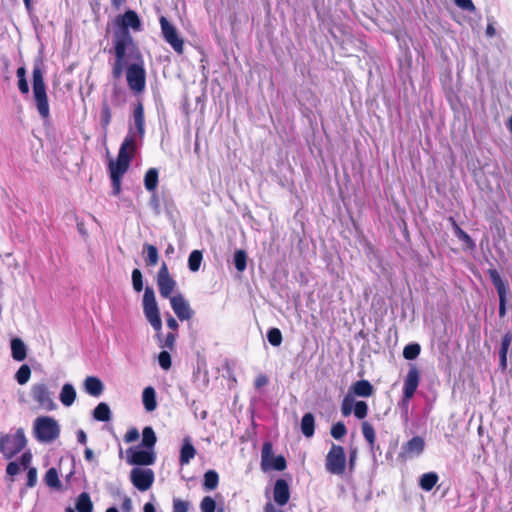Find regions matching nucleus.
Returning <instances> with one entry per match:
<instances>
[{"mask_svg":"<svg viewBox=\"0 0 512 512\" xmlns=\"http://www.w3.org/2000/svg\"><path fill=\"white\" fill-rule=\"evenodd\" d=\"M32 459L31 451H26L21 455V466H23V470L27 471L26 487L28 488L35 487L38 481V471L36 467L32 466Z\"/></svg>","mask_w":512,"mask_h":512,"instance_id":"nucleus-18","label":"nucleus"},{"mask_svg":"<svg viewBox=\"0 0 512 512\" xmlns=\"http://www.w3.org/2000/svg\"><path fill=\"white\" fill-rule=\"evenodd\" d=\"M20 466H21V457L17 461H12L8 463L6 467V473L13 477L17 475L20 472Z\"/></svg>","mask_w":512,"mask_h":512,"instance_id":"nucleus-51","label":"nucleus"},{"mask_svg":"<svg viewBox=\"0 0 512 512\" xmlns=\"http://www.w3.org/2000/svg\"><path fill=\"white\" fill-rule=\"evenodd\" d=\"M159 365L164 369L168 370L171 367V357L167 351H162L158 356Z\"/></svg>","mask_w":512,"mask_h":512,"instance_id":"nucleus-50","label":"nucleus"},{"mask_svg":"<svg viewBox=\"0 0 512 512\" xmlns=\"http://www.w3.org/2000/svg\"><path fill=\"white\" fill-rule=\"evenodd\" d=\"M495 288L498 292L499 299H506L507 288H506L505 283H502L501 285H498Z\"/></svg>","mask_w":512,"mask_h":512,"instance_id":"nucleus-61","label":"nucleus"},{"mask_svg":"<svg viewBox=\"0 0 512 512\" xmlns=\"http://www.w3.org/2000/svg\"><path fill=\"white\" fill-rule=\"evenodd\" d=\"M93 416L98 421H109L111 419V411L106 403H99L94 409Z\"/></svg>","mask_w":512,"mask_h":512,"instance_id":"nucleus-31","label":"nucleus"},{"mask_svg":"<svg viewBox=\"0 0 512 512\" xmlns=\"http://www.w3.org/2000/svg\"><path fill=\"white\" fill-rule=\"evenodd\" d=\"M155 475L150 468H133L130 472V481L133 486L141 491H148L154 483Z\"/></svg>","mask_w":512,"mask_h":512,"instance_id":"nucleus-12","label":"nucleus"},{"mask_svg":"<svg viewBox=\"0 0 512 512\" xmlns=\"http://www.w3.org/2000/svg\"><path fill=\"white\" fill-rule=\"evenodd\" d=\"M143 313L146 320L156 332V337L161 340L162 320L160 310L152 288L146 287L142 300Z\"/></svg>","mask_w":512,"mask_h":512,"instance_id":"nucleus-5","label":"nucleus"},{"mask_svg":"<svg viewBox=\"0 0 512 512\" xmlns=\"http://www.w3.org/2000/svg\"><path fill=\"white\" fill-rule=\"evenodd\" d=\"M139 438V432L136 428H131L129 429L125 436H124V440L125 442L127 443H131V442H134L136 441L137 439Z\"/></svg>","mask_w":512,"mask_h":512,"instance_id":"nucleus-56","label":"nucleus"},{"mask_svg":"<svg viewBox=\"0 0 512 512\" xmlns=\"http://www.w3.org/2000/svg\"><path fill=\"white\" fill-rule=\"evenodd\" d=\"M454 1H455V4L463 10H467L470 12L475 11V6H474L472 0H454Z\"/></svg>","mask_w":512,"mask_h":512,"instance_id":"nucleus-53","label":"nucleus"},{"mask_svg":"<svg viewBox=\"0 0 512 512\" xmlns=\"http://www.w3.org/2000/svg\"><path fill=\"white\" fill-rule=\"evenodd\" d=\"M176 285V281L170 275L167 265L163 263L157 274V286L160 295L163 298L170 299V297H172V292L176 288Z\"/></svg>","mask_w":512,"mask_h":512,"instance_id":"nucleus-14","label":"nucleus"},{"mask_svg":"<svg viewBox=\"0 0 512 512\" xmlns=\"http://www.w3.org/2000/svg\"><path fill=\"white\" fill-rule=\"evenodd\" d=\"M12 358L15 361H23L27 356V348L20 338H13L10 343Z\"/></svg>","mask_w":512,"mask_h":512,"instance_id":"nucleus-27","label":"nucleus"},{"mask_svg":"<svg viewBox=\"0 0 512 512\" xmlns=\"http://www.w3.org/2000/svg\"><path fill=\"white\" fill-rule=\"evenodd\" d=\"M289 498L290 492L287 482L283 479H278L273 489V499L275 503L279 506H284L289 501Z\"/></svg>","mask_w":512,"mask_h":512,"instance_id":"nucleus-21","label":"nucleus"},{"mask_svg":"<svg viewBox=\"0 0 512 512\" xmlns=\"http://www.w3.org/2000/svg\"><path fill=\"white\" fill-rule=\"evenodd\" d=\"M420 382V374L415 366H411L404 379L403 398L401 405L408 408L410 399L414 396Z\"/></svg>","mask_w":512,"mask_h":512,"instance_id":"nucleus-13","label":"nucleus"},{"mask_svg":"<svg viewBox=\"0 0 512 512\" xmlns=\"http://www.w3.org/2000/svg\"><path fill=\"white\" fill-rule=\"evenodd\" d=\"M33 435L41 443L56 441L61 433L59 422L51 416H39L33 422Z\"/></svg>","mask_w":512,"mask_h":512,"instance_id":"nucleus-3","label":"nucleus"},{"mask_svg":"<svg viewBox=\"0 0 512 512\" xmlns=\"http://www.w3.org/2000/svg\"><path fill=\"white\" fill-rule=\"evenodd\" d=\"M315 420L311 413H306L301 420V431L307 437L310 438L314 434Z\"/></svg>","mask_w":512,"mask_h":512,"instance_id":"nucleus-29","label":"nucleus"},{"mask_svg":"<svg viewBox=\"0 0 512 512\" xmlns=\"http://www.w3.org/2000/svg\"><path fill=\"white\" fill-rule=\"evenodd\" d=\"M144 252L146 253V263L149 266H155L159 260L158 250L155 246L150 244H145Z\"/></svg>","mask_w":512,"mask_h":512,"instance_id":"nucleus-36","label":"nucleus"},{"mask_svg":"<svg viewBox=\"0 0 512 512\" xmlns=\"http://www.w3.org/2000/svg\"><path fill=\"white\" fill-rule=\"evenodd\" d=\"M133 125L130 126L128 134L134 132V145L137 147L138 141H141L145 133L144 109L142 104H138L134 109Z\"/></svg>","mask_w":512,"mask_h":512,"instance_id":"nucleus-16","label":"nucleus"},{"mask_svg":"<svg viewBox=\"0 0 512 512\" xmlns=\"http://www.w3.org/2000/svg\"><path fill=\"white\" fill-rule=\"evenodd\" d=\"M126 78L129 88L140 93L145 88L146 73L144 69V61L139 51H132L131 61L128 64Z\"/></svg>","mask_w":512,"mask_h":512,"instance_id":"nucleus-4","label":"nucleus"},{"mask_svg":"<svg viewBox=\"0 0 512 512\" xmlns=\"http://www.w3.org/2000/svg\"><path fill=\"white\" fill-rule=\"evenodd\" d=\"M268 341L273 346H279L282 342V334L279 329L272 328L267 334Z\"/></svg>","mask_w":512,"mask_h":512,"instance_id":"nucleus-45","label":"nucleus"},{"mask_svg":"<svg viewBox=\"0 0 512 512\" xmlns=\"http://www.w3.org/2000/svg\"><path fill=\"white\" fill-rule=\"evenodd\" d=\"M132 285L137 292L143 289L142 273L139 269H134L132 272Z\"/></svg>","mask_w":512,"mask_h":512,"instance_id":"nucleus-46","label":"nucleus"},{"mask_svg":"<svg viewBox=\"0 0 512 512\" xmlns=\"http://www.w3.org/2000/svg\"><path fill=\"white\" fill-rule=\"evenodd\" d=\"M31 377V369L28 365H22L15 374V379L20 385L26 384Z\"/></svg>","mask_w":512,"mask_h":512,"instance_id":"nucleus-38","label":"nucleus"},{"mask_svg":"<svg viewBox=\"0 0 512 512\" xmlns=\"http://www.w3.org/2000/svg\"><path fill=\"white\" fill-rule=\"evenodd\" d=\"M326 470L332 474L340 475L345 471L346 456L342 446L333 444L326 456Z\"/></svg>","mask_w":512,"mask_h":512,"instance_id":"nucleus-10","label":"nucleus"},{"mask_svg":"<svg viewBox=\"0 0 512 512\" xmlns=\"http://www.w3.org/2000/svg\"><path fill=\"white\" fill-rule=\"evenodd\" d=\"M420 354V346L418 344H409L404 347L403 356L405 359L413 360Z\"/></svg>","mask_w":512,"mask_h":512,"instance_id":"nucleus-43","label":"nucleus"},{"mask_svg":"<svg viewBox=\"0 0 512 512\" xmlns=\"http://www.w3.org/2000/svg\"><path fill=\"white\" fill-rule=\"evenodd\" d=\"M112 182V192L114 195H118L121 192V178L118 176H110Z\"/></svg>","mask_w":512,"mask_h":512,"instance_id":"nucleus-57","label":"nucleus"},{"mask_svg":"<svg viewBox=\"0 0 512 512\" xmlns=\"http://www.w3.org/2000/svg\"><path fill=\"white\" fill-rule=\"evenodd\" d=\"M425 448V442L421 437H413L403 447V453L407 457L419 456Z\"/></svg>","mask_w":512,"mask_h":512,"instance_id":"nucleus-22","label":"nucleus"},{"mask_svg":"<svg viewBox=\"0 0 512 512\" xmlns=\"http://www.w3.org/2000/svg\"><path fill=\"white\" fill-rule=\"evenodd\" d=\"M264 512H284L281 508H276L274 504L267 503L264 507Z\"/></svg>","mask_w":512,"mask_h":512,"instance_id":"nucleus-62","label":"nucleus"},{"mask_svg":"<svg viewBox=\"0 0 512 512\" xmlns=\"http://www.w3.org/2000/svg\"><path fill=\"white\" fill-rule=\"evenodd\" d=\"M76 509L78 512H92L93 505L87 493H81L76 502Z\"/></svg>","mask_w":512,"mask_h":512,"instance_id":"nucleus-33","label":"nucleus"},{"mask_svg":"<svg viewBox=\"0 0 512 512\" xmlns=\"http://www.w3.org/2000/svg\"><path fill=\"white\" fill-rule=\"evenodd\" d=\"M30 396L33 402L45 411H54L57 404L54 400V394L45 382H36L31 385Z\"/></svg>","mask_w":512,"mask_h":512,"instance_id":"nucleus-7","label":"nucleus"},{"mask_svg":"<svg viewBox=\"0 0 512 512\" xmlns=\"http://www.w3.org/2000/svg\"><path fill=\"white\" fill-rule=\"evenodd\" d=\"M156 434L152 427L147 426L142 431V442L140 445L130 447L126 450L127 462L131 465L149 466L155 463Z\"/></svg>","mask_w":512,"mask_h":512,"instance_id":"nucleus-1","label":"nucleus"},{"mask_svg":"<svg viewBox=\"0 0 512 512\" xmlns=\"http://www.w3.org/2000/svg\"><path fill=\"white\" fill-rule=\"evenodd\" d=\"M175 340H176V336H175V334H173V333H169V334H167V336L165 337V340H164V344H163V346H164V347H167V348H169V349H172V348L174 347Z\"/></svg>","mask_w":512,"mask_h":512,"instance_id":"nucleus-58","label":"nucleus"},{"mask_svg":"<svg viewBox=\"0 0 512 512\" xmlns=\"http://www.w3.org/2000/svg\"><path fill=\"white\" fill-rule=\"evenodd\" d=\"M137 147L134 145V132L127 134L120 146L116 160L109 162L110 176L122 177L129 168L130 161L133 158Z\"/></svg>","mask_w":512,"mask_h":512,"instance_id":"nucleus-2","label":"nucleus"},{"mask_svg":"<svg viewBox=\"0 0 512 512\" xmlns=\"http://www.w3.org/2000/svg\"><path fill=\"white\" fill-rule=\"evenodd\" d=\"M161 31L164 39L179 54L183 52V40L178 36L175 27L165 17L160 18Z\"/></svg>","mask_w":512,"mask_h":512,"instance_id":"nucleus-15","label":"nucleus"},{"mask_svg":"<svg viewBox=\"0 0 512 512\" xmlns=\"http://www.w3.org/2000/svg\"><path fill=\"white\" fill-rule=\"evenodd\" d=\"M115 55L117 58H126L131 61L132 51H138L132 41V37L126 29H118L114 40Z\"/></svg>","mask_w":512,"mask_h":512,"instance_id":"nucleus-9","label":"nucleus"},{"mask_svg":"<svg viewBox=\"0 0 512 512\" xmlns=\"http://www.w3.org/2000/svg\"><path fill=\"white\" fill-rule=\"evenodd\" d=\"M170 304L174 313L181 321L189 320L192 317L193 311L183 295L177 294L170 297Z\"/></svg>","mask_w":512,"mask_h":512,"instance_id":"nucleus-17","label":"nucleus"},{"mask_svg":"<svg viewBox=\"0 0 512 512\" xmlns=\"http://www.w3.org/2000/svg\"><path fill=\"white\" fill-rule=\"evenodd\" d=\"M355 398L352 397V394H346L341 403V413L343 416L347 417L354 412Z\"/></svg>","mask_w":512,"mask_h":512,"instance_id":"nucleus-37","label":"nucleus"},{"mask_svg":"<svg viewBox=\"0 0 512 512\" xmlns=\"http://www.w3.org/2000/svg\"><path fill=\"white\" fill-rule=\"evenodd\" d=\"M86 393L93 397H98L102 394L104 386L102 381L95 376H88L83 383Z\"/></svg>","mask_w":512,"mask_h":512,"instance_id":"nucleus-24","label":"nucleus"},{"mask_svg":"<svg viewBox=\"0 0 512 512\" xmlns=\"http://www.w3.org/2000/svg\"><path fill=\"white\" fill-rule=\"evenodd\" d=\"M167 326L172 330H176L178 328V322L173 317L170 316L167 319Z\"/></svg>","mask_w":512,"mask_h":512,"instance_id":"nucleus-64","label":"nucleus"},{"mask_svg":"<svg viewBox=\"0 0 512 512\" xmlns=\"http://www.w3.org/2000/svg\"><path fill=\"white\" fill-rule=\"evenodd\" d=\"M218 474L213 471H207L204 475V487L208 490H213L218 485Z\"/></svg>","mask_w":512,"mask_h":512,"instance_id":"nucleus-39","label":"nucleus"},{"mask_svg":"<svg viewBox=\"0 0 512 512\" xmlns=\"http://www.w3.org/2000/svg\"><path fill=\"white\" fill-rule=\"evenodd\" d=\"M33 96L40 116L43 119H47L50 115V109L43 79V72L39 66H35L33 69Z\"/></svg>","mask_w":512,"mask_h":512,"instance_id":"nucleus-6","label":"nucleus"},{"mask_svg":"<svg viewBox=\"0 0 512 512\" xmlns=\"http://www.w3.org/2000/svg\"><path fill=\"white\" fill-rule=\"evenodd\" d=\"M111 109L107 103H103L100 113V122L104 129H107L111 122Z\"/></svg>","mask_w":512,"mask_h":512,"instance_id":"nucleus-42","label":"nucleus"},{"mask_svg":"<svg viewBox=\"0 0 512 512\" xmlns=\"http://www.w3.org/2000/svg\"><path fill=\"white\" fill-rule=\"evenodd\" d=\"M375 392L373 385L368 380H358L354 382L348 390V394H352V397H363L368 398Z\"/></svg>","mask_w":512,"mask_h":512,"instance_id":"nucleus-19","label":"nucleus"},{"mask_svg":"<svg viewBox=\"0 0 512 512\" xmlns=\"http://www.w3.org/2000/svg\"><path fill=\"white\" fill-rule=\"evenodd\" d=\"M203 260V254L200 250H193L188 257V267L191 272H197L200 269Z\"/></svg>","mask_w":512,"mask_h":512,"instance_id":"nucleus-32","label":"nucleus"},{"mask_svg":"<svg viewBox=\"0 0 512 512\" xmlns=\"http://www.w3.org/2000/svg\"><path fill=\"white\" fill-rule=\"evenodd\" d=\"M77 397V392L74 386L70 383H65L59 393V400L65 407H70L74 404Z\"/></svg>","mask_w":512,"mask_h":512,"instance_id":"nucleus-25","label":"nucleus"},{"mask_svg":"<svg viewBox=\"0 0 512 512\" xmlns=\"http://www.w3.org/2000/svg\"><path fill=\"white\" fill-rule=\"evenodd\" d=\"M142 403L147 412H153L157 408L156 391L148 386L142 392Z\"/></svg>","mask_w":512,"mask_h":512,"instance_id":"nucleus-26","label":"nucleus"},{"mask_svg":"<svg viewBox=\"0 0 512 512\" xmlns=\"http://www.w3.org/2000/svg\"><path fill=\"white\" fill-rule=\"evenodd\" d=\"M247 255L243 250H237L234 254V264L239 272L246 269Z\"/></svg>","mask_w":512,"mask_h":512,"instance_id":"nucleus-41","label":"nucleus"},{"mask_svg":"<svg viewBox=\"0 0 512 512\" xmlns=\"http://www.w3.org/2000/svg\"><path fill=\"white\" fill-rule=\"evenodd\" d=\"M286 468V461L283 456H275L273 454L272 445L265 443L261 453V469L264 472L276 470L282 471Z\"/></svg>","mask_w":512,"mask_h":512,"instance_id":"nucleus-11","label":"nucleus"},{"mask_svg":"<svg viewBox=\"0 0 512 512\" xmlns=\"http://www.w3.org/2000/svg\"><path fill=\"white\" fill-rule=\"evenodd\" d=\"M353 414L358 419H364L368 414V406L364 401H355Z\"/></svg>","mask_w":512,"mask_h":512,"instance_id":"nucleus-44","label":"nucleus"},{"mask_svg":"<svg viewBox=\"0 0 512 512\" xmlns=\"http://www.w3.org/2000/svg\"><path fill=\"white\" fill-rule=\"evenodd\" d=\"M128 59L126 58H117L113 67V75L115 78H119L122 75L124 66L127 64Z\"/></svg>","mask_w":512,"mask_h":512,"instance_id":"nucleus-49","label":"nucleus"},{"mask_svg":"<svg viewBox=\"0 0 512 512\" xmlns=\"http://www.w3.org/2000/svg\"><path fill=\"white\" fill-rule=\"evenodd\" d=\"M511 343H512V335L510 333H506L502 337L500 352L508 353Z\"/></svg>","mask_w":512,"mask_h":512,"instance_id":"nucleus-54","label":"nucleus"},{"mask_svg":"<svg viewBox=\"0 0 512 512\" xmlns=\"http://www.w3.org/2000/svg\"><path fill=\"white\" fill-rule=\"evenodd\" d=\"M196 455V449L191 443V439L189 437H185L183 439L182 447L180 450L179 462L181 466H185L190 463L191 459H193Z\"/></svg>","mask_w":512,"mask_h":512,"instance_id":"nucleus-23","label":"nucleus"},{"mask_svg":"<svg viewBox=\"0 0 512 512\" xmlns=\"http://www.w3.org/2000/svg\"><path fill=\"white\" fill-rule=\"evenodd\" d=\"M451 222H452V225H453V228H454V233L455 235L461 240L463 241L468 248L470 249H474L475 248V243L474 241L471 239V237L464 231L462 230L458 224L453 220V218L450 219Z\"/></svg>","mask_w":512,"mask_h":512,"instance_id":"nucleus-35","label":"nucleus"},{"mask_svg":"<svg viewBox=\"0 0 512 512\" xmlns=\"http://www.w3.org/2000/svg\"><path fill=\"white\" fill-rule=\"evenodd\" d=\"M438 476L436 473H425L420 478V486L425 491H430L437 483Z\"/></svg>","mask_w":512,"mask_h":512,"instance_id":"nucleus-34","label":"nucleus"},{"mask_svg":"<svg viewBox=\"0 0 512 512\" xmlns=\"http://www.w3.org/2000/svg\"><path fill=\"white\" fill-rule=\"evenodd\" d=\"M189 503L181 499L173 500V512H188Z\"/></svg>","mask_w":512,"mask_h":512,"instance_id":"nucleus-52","label":"nucleus"},{"mask_svg":"<svg viewBox=\"0 0 512 512\" xmlns=\"http://www.w3.org/2000/svg\"><path fill=\"white\" fill-rule=\"evenodd\" d=\"M362 433L364 438L370 444V446L373 447L375 443V431L373 426L369 422L364 421L362 423Z\"/></svg>","mask_w":512,"mask_h":512,"instance_id":"nucleus-40","label":"nucleus"},{"mask_svg":"<svg viewBox=\"0 0 512 512\" xmlns=\"http://www.w3.org/2000/svg\"><path fill=\"white\" fill-rule=\"evenodd\" d=\"M506 314V299H499V315L500 317Z\"/></svg>","mask_w":512,"mask_h":512,"instance_id":"nucleus-63","label":"nucleus"},{"mask_svg":"<svg viewBox=\"0 0 512 512\" xmlns=\"http://www.w3.org/2000/svg\"><path fill=\"white\" fill-rule=\"evenodd\" d=\"M45 484L54 490L60 491L62 489V483L59 478V473L55 468H49L43 478Z\"/></svg>","mask_w":512,"mask_h":512,"instance_id":"nucleus-28","label":"nucleus"},{"mask_svg":"<svg viewBox=\"0 0 512 512\" xmlns=\"http://www.w3.org/2000/svg\"><path fill=\"white\" fill-rule=\"evenodd\" d=\"M116 22L119 25L118 29H126L127 31L129 28L134 31L141 30V21L138 15L132 10H129L125 12L124 15L118 17Z\"/></svg>","mask_w":512,"mask_h":512,"instance_id":"nucleus-20","label":"nucleus"},{"mask_svg":"<svg viewBox=\"0 0 512 512\" xmlns=\"http://www.w3.org/2000/svg\"><path fill=\"white\" fill-rule=\"evenodd\" d=\"M488 274H489L490 279H491V281H492V283H493V285L495 287H497L498 285H501L502 283H504V281L502 280V278H501V276H500V274L498 273L497 270L490 269L488 271Z\"/></svg>","mask_w":512,"mask_h":512,"instance_id":"nucleus-55","label":"nucleus"},{"mask_svg":"<svg viewBox=\"0 0 512 512\" xmlns=\"http://www.w3.org/2000/svg\"><path fill=\"white\" fill-rule=\"evenodd\" d=\"M26 444L24 430L20 428L15 433L0 438V451L6 459H10L23 450Z\"/></svg>","mask_w":512,"mask_h":512,"instance_id":"nucleus-8","label":"nucleus"},{"mask_svg":"<svg viewBox=\"0 0 512 512\" xmlns=\"http://www.w3.org/2000/svg\"><path fill=\"white\" fill-rule=\"evenodd\" d=\"M347 433V429L342 422H337L331 428V435L335 439L342 438Z\"/></svg>","mask_w":512,"mask_h":512,"instance_id":"nucleus-48","label":"nucleus"},{"mask_svg":"<svg viewBox=\"0 0 512 512\" xmlns=\"http://www.w3.org/2000/svg\"><path fill=\"white\" fill-rule=\"evenodd\" d=\"M268 383V378L261 374V375H258L255 379V387L256 388H261L262 386L266 385Z\"/></svg>","mask_w":512,"mask_h":512,"instance_id":"nucleus-59","label":"nucleus"},{"mask_svg":"<svg viewBox=\"0 0 512 512\" xmlns=\"http://www.w3.org/2000/svg\"><path fill=\"white\" fill-rule=\"evenodd\" d=\"M18 87L21 93L27 94L29 92V86L26 79H19Z\"/></svg>","mask_w":512,"mask_h":512,"instance_id":"nucleus-60","label":"nucleus"},{"mask_svg":"<svg viewBox=\"0 0 512 512\" xmlns=\"http://www.w3.org/2000/svg\"><path fill=\"white\" fill-rule=\"evenodd\" d=\"M200 509L201 512H215L216 503L210 496H206L201 501Z\"/></svg>","mask_w":512,"mask_h":512,"instance_id":"nucleus-47","label":"nucleus"},{"mask_svg":"<svg viewBox=\"0 0 512 512\" xmlns=\"http://www.w3.org/2000/svg\"><path fill=\"white\" fill-rule=\"evenodd\" d=\"M158 185V170L150 168L144 176V186L149 192L156 190Z\"/></svg>","mask_w":512,"mask_h":512,"instance_id":"nucleus-30","label":"nucleus"}]
</instances>
